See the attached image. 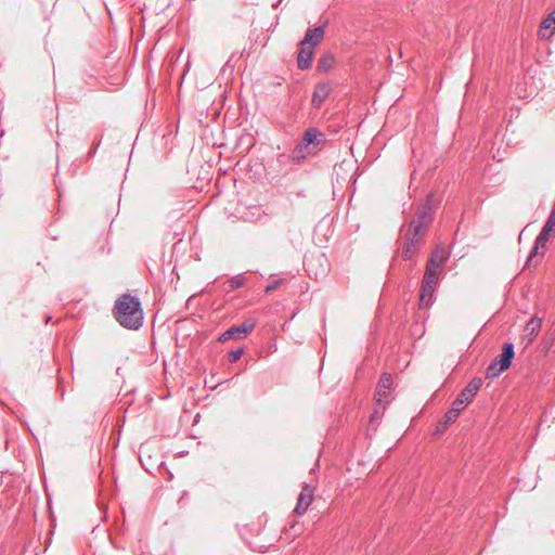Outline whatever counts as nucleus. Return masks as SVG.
I'll use <instances>...</instances> for the list:
<instances>
[{
    "instance_id": "nucleus-4",
    "label": "nucleus",
    "mask_w": 555,
    "mask_h": 555,
    "mask_svg": "<svg viewBox=\"0 0 555 555\" xmlns=\"http://www.w3.org/2000/svg\"><path fill=\"white\" fill-rule=\"evenodd\" d=\"M482 383V378L474 377L466 385V387L457 395V397L452 403H454L455 406L460 408L463 411L465 406L473 401L474 397L481 388Z\"/></svg>"
},
{
    "instance_id": "nucleus-12",
    "label": "nucleus",
    "mask_w": 555,
    "mask_h": 555,
    "mask_svg": "<svg viewBox=\"0 0 555 555\" xmlns=\"http://www.w3.org/2000/svg\"><path fill=\"white\" fill-rule=\"evenodd\" d=\"M392 385V376L390 373H383L378 379L376 390H375V399L377 402H382L384 398L387 397Z\"/></svg>"
},
{
    "instance_id": "nucleus-19",
    "label": "nucleus",
    "mask_w": 555,
    "mask_h": 555,
    "mask_svg": "<svg viewBox=\"0 0 555 555\" xmlns=\"http://www.w3.org/2000/svg\"><path fill=\"white\" fill-rule=\"evenodd\" d=\"M335 57L331 53H326L322 55L317 64V72L318 73H327L334 65Z\"/></svg>"
},
{
    "instance_id": "nucleus-2",
    "label": "nucleus",
    "mask_w": 555,
    "mask_h": 555,
    "mask_svg": "<svg viewBox=\"0 0 555 555\" xmlns=\"http://www.w3.org/2000/svg\"><path fill=\"white\" fill-rule=\"evenodd\" d=\"M433 194H429L424 204H422L415 217L410 222L408 232L424 237L429 224L434 219Z\"/></svg>"
},
{
    "instance_id": "nucleus-29",
    "label": "nucleus",
    "mask_w": 555,
    "mask_h": 555,
    "mask_svg": "<svg viewBox=\"0 0 555 555\" xmlns=\"http://www.w3.org/2000/svg\"><path fill=\"white\" fill-rule=\"evenodd\" d=\"M100 143H101V139H99L96 142L93 143L92 149L89 151L90 156H93L95 154L98 147L100 146Z\"/></svg>"
},
{
    "instance_id": "nucleus-25",
    "label": "nucleus",
    "mask_w": 555,
    "mask_h": 555,
    "mask_svg": "<svg viewBox=\"0 0 555 555\" xmlns=\"http://www.w3.org/2000/svg\"><path fill=\"white\" fill-rule=\"evenodd\" d=\"M228 283H229L230 289L234 291V289L243 287L246 283V280L243 278L242 274H237V275L231 278L228 281Z\"/></svg>"
},
{
    "instance_id": "nucleus-8",
    "label": "nucleus",
    "mask_w": 555,
    "mask_h": 555,
    "mask_svg": "<svg viewBox=\"0 0 555 555\" xmlns=\"http://www.w3.org/2000/svg\"><path fill=\"white\" fill-rule=\"evenodd\" d=\"M437 287H438V285L422 281L421 289H420V308L421 309H427L434 304L435 292H436Z\"/></svg>"
},
{
    "instance_id": "nucleus-24",
    "label": "nucleus",
    "mask_w": 555,
    "mask_h": 555,
    "mask_svg": "<svg viewBox=\"0 0 555 555\" xmlns=\"http://www.w3.org/2000/svg\"><path fill=\"white\" fill-rule=\"evenodd\" d=\"M553 232L545 227L542 228L539 235L535 237V241L538 242V245H542V248L544 249L546 247V244L550 240V236Z\"/></svg>"
},
{
    "instance_id": "nucleus-18",
    "label": "nucleus",
    "mask_w": 555,
    "mask_h": 555,
    "mask_svg": "<svg viewBox=\"0 0 555 555\" xmlns=\"http://www.w3.org/2000/svg\"><path fill=\"white\" fill-rule=\"evenodd\" d=\"M540 248H542V245H538V242L534 240L533 246L527 257L525 269L530 270L531 267L535 268L539 263V258H542L544 255V251L540 253Z\"/></svg>"
},
{
    "instance_id": "nucleus-7",
    "label": "nucleus",
    "mask_w": 555,
    "mask_h": 555,
    "mask_svg": "<svg viewBox=\"0 0 555 555\" xmlns=\"http://www.w3.org/2000/svg\"><path fill=\"white\" fill-rule=\"evenodd\" d=\"M423 238L424 237L420 235L406 232V243L404 244L401 253L404 260H411L413 258L423 244Z\"/></svg>"
},
{
    "instance_id": "nucleus-30",
    "label": "nucleus",
    "mask_w": 555,
    "mask_h": 555,
    "mask_svg": "<svg viewBox=\"0 0 555 555\" xmlns=\"http://www.w3.org/2000/svg\"><path fill=\"white\" fill-rule=\"evenodd\" d=\"M447 428H443V424H441V421L439 422L438 426L436 427V434H441L446 430Z\"/></svg>"
},
{
    "instance_id": "nucleus-5",
    "label": "nucleus",
    "mask_w": 555,
    "mask_h": 555,
    "mask_svg": "<svg viewBox=\"0 0 555 555\" xmlns=\"http://www.w3.org/2000/svg\"><path fill=\"white\" fill-rule=\"evenodd\" d=\"M302 138L305 144H309L315 154L327 143L325 133L314 127L308 128Z\"/></svg>"
},
{
    "instance_id": "nucleus-15",
    "label": "nucleus",
    "mask_w": 555,
    "mask_h": 555,
    "mask_svg": "<svg viewBox=\"0 0 555 555\" xmlns=\"http://www.w3.org/2000/svg\"><path fill=\"white\" fill-rule=\"evenodd\" d=\"M555 33V9L542 20L539 29V36L542 39H548Z\"/></svg>"
},
{
    "instance_id": "nucleus-13",
    "label": "nucleus",
    "mask_w": 555,
    "mask_h": 555,
    "mask_svg": "<svg viewBox=\"0 0 555 555\" xmlns=\"http://www.w3.org/2000/svg\"><path fill=\"white\" fill-rule=\"evenodd\" d=\"M242 218L248 222H264L268 219V215L261 206L254 205L243 211Z\"/></svg>"
},
{
    "instance_id": "nucleus-14",
    "label": "nucleus",
    "mask_w": 555,
    "mask_h": 555,
    "mask_svg": "<svg viewBox=\"0 0 555 555\" xmlns=\"http://www.w3.org/2000/svg\"><path fill=\"white\" fill-rule=\"evenodd\" d=\"M298 55H297V66L301 70H306L311 66L312 57H313V48L307 44H299Z\"/></svg>"
},
{
    "instance_id": "nucleus-6",
    "label": "nucleus",
    "mask_w": 555,
    "mask_h": 555,
    "mask_svg": "<svg viewBox=\"0 0 555 555\" xmlns=\"http://www.w3.org/2000/svg\"><path fill=\"white\" fill-rule=\"evenodd\" d=\"M334 90V85L330 81L317 83L312 93L311 104L314 108H319L323 102L330 96Z\"/></svg>"
},
{
    "instance_id": "nucleus-23",
    "label": "nucleus",
    "mask_w": 555,
    "mask_h": 555,
    "mask_svg": "<svg viewBox=\"0 0 555 555\" xmlns=\"http://www.w3.org/2000/svg\"><path fill=\"white\" fill-rule=\"evenodd\" d=\"M437 254V264L439 268L443 267L449 258V254L446 251L443 247H436L431 253L430 257H434Z\"/></svg>"
},
{
    "instance_id": "nucleus-21",
    "label": "nucleus",
    "mask_w": 555,
    "mask_h": 555,
    "mask_svg": "<svg viewBox=\"0 0 555 555\" xmlns=\"http://www.w3.org/2000/svg\"><path fill=\"white\" fill-rule=\"evenodd\" d=\"M462 410L452 403V406L446 412L443 417L441 418V424H443V428H448V426L452 423H454L457 417L460 416V413Z\"/></svg>"
},
{
    "instance_id": "nucleus-28",
    "label": "nucleus",
    "mask_w": 555,
    "mask_h": 555,
    "mask_svg": "<svg viewBox=\"0 0 555 555\" xmlns=\"http://www.w3.org/2000/svg\"><path fill=\"white\" fill-rule=\"evenodd\" d=\"M543 227L555 233V219L547 217Z\"/></svg>"
},
{
    "instance_id": "nucleus-11",
    "label": "nucleus",
    "mask_w": 555,
    "mask_h": 555,
    "mask_svg": "<svg viewBox=\"0 0 555 555\" xmlns=\"http://www.w3.org/2000/svg\"><path fill=\"white\" fill-rule=\"evenodd\" d=\"M437 254L434 257H429L426 263L425 273L423 275L422 281L433 283L435 285L439 284V267L437 264Z\"/></svg>"
},
{
    "instance_id": "nucleus-26",
    "label": "nucleus",
    "mask_w": 555,
    "mask_h": 555,
    "mask_svg": "<svg viewBox=\"0 0 555 555\" xmlns=\"http://www.w3.org/2000/svg\"><path fill=\"white\" fill-rule=\"evenodd\" d=\"M243 352H244L243 348H237L235 350L230 351L229 357H228V361L230 363H235L236 361L240 360V358L242 357Z\"/></svg>"
},
{
    "instance_id": "nucleus-17",
    "label": "nucleus",
    "mask_w": 555,
    "mask_h": 555,
    "mask_svg": "<svg viewBox=\"0 0 555 555\" xmlns=\"http://www.w3.org/2000/svg\"><path fill=\"white\" fill-rule=\"evenodd\" d=\"M308 155H315V153L309 144H305L302 138L293 151L292 160L294 164H300Z\"/></svg>"
},
{
    "instance_id": "nucleus-20",
    "label": "nucleus",
    "mask_w": 555,
    "mask_h": 555,
    "mask_svg": "<svg viewBox=\"0 0 555 555\" xmlns=\"http://www.w3.org/2000/svg\"><path fill=\"white\" fill-rule=\"evenodd\" d=\"M542 326V319L538 317H532L526 324V331L529 335V341H531L537 334L539 333Z\"/></svg>"
},
{
    "instance_id": "nucleus-1",
    "label": "nucleus",
    "mask_w": 555,
    "mask_h": 555,
    "mask_svg": "<svg viewBox=\"0 0 555 555\" xmlns=\"http://www.w3.org/2000/svg\"><path fill=\"white\" fill-rule=\"evenodd\" d=\"M114 314L118 323L129 330H138L143 323V310L138 297L121 295L115 304Z\"/></svg>"
},
{
    "instance_id": "nucleus-16",
    "label": "nucleus",
    "mask_w": 555,
    "mask_h": 555,
    "mask_svg": "<svg viewBox=\"0 0 555 555\" xmlns=\"http://www.w3.org/2000/svg\"><path fill=\"white\" fill-rule=\"evenodd\" d=\"M514 356V345L512 343H504L502 346V352L496 359V361L502 366V369L508 370L509 366L512 365Z\"/></svg>"
},
{
    "instance_id": "nucleus-27",
    "label": "nucleus",
    "mask_w": 555,
    "mask_h": 555,
    "mask_svg": "<svg viewBox=\"0 0 555 555\" xmlns=\"http://www.w3.org/2000/svg\"><path fill=\"white\" fill-rule=\"evenodd\" d=\"M281 283H282V280L272 281L270 284H268L266 286V289H264L266 293H271V292L275 291L281 285Z\"/></svg>"
},
{
    "instance_id": "nucleus-3",
    "label": "nucleus",
    "mask_w": 555,
    "mask_h": 555,
    "mask_svg": "<svg viewBox=\"0 0 555 555\" xmlns=\"http://www.w3.org/2000/svg\"><path fill=\"white\" fill-rule=\"evenodd\" d=\"M256 324L257 321L255 319H246L243 323L225 330L218 340L223 343L229 339H243L255 328Z\"/></svg>"
},
{
    "instance_id": "nucleus-9",
    "label": "nucleus",
    "mask_w": 555,
    "mask_h": 555,
    "mask_svg": "<svg viewBox=\"0 0 555 555\" xmlns=\"http://www.w3.org/2000/svg\"><path fill=\"white\" fill-rule=\"evenodd\" d=\"M313 499V489L308 485L305 483V487L302 491L298 495L297 504L294 508V512L301 516L306 513L309 505L311 504Z\"/></svg>"
},
{
    "instance_id": "nucleus-10",
    "label": "nucleus",
    "mask_w": 555,
    "mask_h": 555,
    "mask_svg": "<svg viewBox=\"0 0 555 555\" xmlns=\"http://www.w3.org/2000/svg\"><path fill=\"white\" fill-rule=\"evenodd\" d=\"M324 34L325 28L322 25L314 28H308L299 44H307L311 48H314L322 41Z\"/></svg>"
},
{
    "instance_id": "nucleus-22",
    "label": "nucleus",
    "mask_w": 555,
    "mask_h": 555,
    "mask_svg": "<svg viewBox=\"0 0 555 555\" xmlns=\"http://www.w3.org/2000/svg\"><path fill=\"white\" fill-rule=\"evenodd\" d=\"M505 370L502 369V366L498 363L496 359H494L487 367L486 370V377L493 379L498 377L501 373H503Z\"/></svg>"
}]
</instances>
